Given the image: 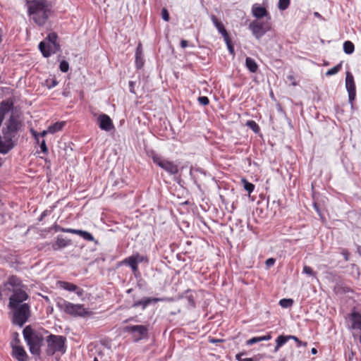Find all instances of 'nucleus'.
<instances>
[{
    "instance_id": "nucleus-27",
    "label": "nucleus",
    "mask_w": 361,
    "mask_h": 361,
    "mask_svg": "<svg viewBox=\"0 0 361 361\" xmlns=\"http://www.w3.org/2000/svg\"><path fill=\"white\" fill-rule=\"evenodd\" d=\"M245 65L247 69L252 73H255L257 71L258 66L257 63L254 59L250 57L246 58Z\"/></svg>"
},
{
    "instance_id": "nucleus-19",
    "label": "nucleus",
    "mask_w": 361,
    "mask_h": 361,
    "mask_svg": "<svg viewBox=\"0 0 361 361\" xmlns=\"http://www.w3.org/2000/svg\"><path fill=\"white\" fill-rule=\"evenodd\" d=\"M99 126L105 130H109L113 128L112 121L107 115L103 114L98 118Z\"/></svg>"
},
{
    "instance_id": "nucleus-10",
    "label": "nucleus",
    "mask_w": 361,
    "mask_h": 361,
    "mask_svg": "<svg viewBox=\"0 0 361 361\" xmlns=\"http://www.w3.org/2000/svg\"><path fill=\"white\" fill-rule=\"evenodd\" d=\"M6 128H3L4 135L16 133L21 127V123L14 115H11L8 121L5 123Z\"/></svg>"
},
{
    "instance_id": "nucleus-16",
    "label": "nucleus",
    "mask_w": 361,
    "mask_h": 361,
    "mask_svg": "<svg viewBox=\"0 0 361 361\" xmlns=\"http://www.w3.org/2000/svg\"><path fill=\"white\" fill-rule=\"evenodd\" d=\"M4 286L11 291L12 290H10L8 286L12 287L13 289H17L22 288L24 285L17 276L12 275L8 278L7 281L4 283Z\"/></svg>"
},
{
    "instance_id": "nucleus-29",
    "label": "nucleus",
    "mask_w": 361,
    "mask_h": 361,
    "mask_svg": "<svg viewBox=\"0 0 361 361\" xmlns=\"http://www.w3.org/2000/svg\"><path fill=\"white\" fill-rule=\"evenodd\" d=\"M355 49V47L353 42L350 41H345L343 43V51L347 54H351Z\"/></svg>"
},
{
    "instance_id": "nucleus-9",
    "label": "nucleus",
    "mask_w": 361,
    "mask_h": 361,
    "mask_svg": "<svg viewBox=\"0 0 361 361\" xmlns=\"http://www.w3.org/2000/svg\"><path fill=\"white\" fill-rule=\"evenodd\" d=\"M61 307L65 312L71 315L84 316L87 314V311L83 305L73 304L68 301H63Z\"/></svg>"
},
{
    "instance_id": "nucleus-34",
    "label": "nucleus",
    "mask_w": 361,
    "mask_h": 361,
    "mask_svg": "<svg viewBox=\"0 0 361 361\" xmlns=\"http://www.w3.org/2000/svg\"><path fill=\"white\" fill-rule=\"evenodd\" d=\"M51 229H54L56 232L61 231V232H63V233H71L73 228H63V227L60 226L58 224H54L51 227Z\"/></svg>"
},
{
    "instance_id": "nucleus-30",
    "label": "nucleus",
    "mask_w": 361,
    "mask_h": 361,
    "mask_svg": "<svg viewBox=\"0 0 361 361\" xmlns=\"http://www.w3.org/2000/svg\"><path fill=\"white\" fill-rule=\"evenodd\" d=\"M246 126L250 128V129H252V132L255 134L257 133H259V126L257 124V123L254 121H248L247 123H246Z\"/></svg>"
},
{
    "instance_id": "nucleus-6",
    "label": "nucleus",
    "mask_w": 361,
    "mask_h": 361,
    "mask_svg": "<svg viewBox=\"0 0 361 361\" xmlns=\"http://www.w3.org/2000/svg\"><path fill=\"white\" fill-rule=\"evenodd\" d=\"M152 159L154 164L158 165L159 167L170 174H176L178 171V168L176 164H175L171 161L163 159L161 157L157 154H152Z\"/></svg>"
},
{
    "instance_id": "nucleus-39",
    "label": "nucleus",
    "mask_w": 361,
    "mask_h": 361,
    "mask_svg": "<svg viewBox=\"0 0 361 361\" xmlns=\"http://www.w3.org/2000/svg\"><path fill=\"white\" fill-rule=\"evenodd\" d=\"M68 69H69L68 63L66 61H62L60 63V70L63 73H66L68 71Z\"/></svg>"
},
{
    "instance_id": "nucleus-55",
    "label": "nucleus",
    "mask_w": 361,
    "mask_h": 361,
    "mask_svg": "<svg viewBox=\"0 0 361 361\" xmlns=\"http://www.w3.org/2000/svg\"><path fill=\"white\" fill-rule=\"evenodd\" d=\"M242 361H254L252 358H243Z\"/></svg>"
},
{
    "instance_id": "nucleus-8",
    "label": "nucleus",
    "mask_w": 361,
    "mask_h": 361,
    "mask_svg": "<svg viewBox=\"0 0 361 361\" xmlns=\"http://www.w3.org/2000/svg\"><path fill=\"white\" fill-rule=\"evenodd\" d=\"M144 262H148L147 257L136 253L124 259L121 263L128 265L131 268L133 273L135 275L139 272L138 264Z\"/></svg>"
},
{
    "instance_id": "nucleus-49",
    "label": "nucleus",
    "mask_w": 361,
    "mask_h": 361,
    "mask_svg": "<svg viewBox=\"0 0 361 361\" xmlns=\"http://www.w3.org/2000/svg\"><path fill=\"white\" fill-rule=\"evenodd\" d=\"M134 86H135V82H133V81H130V82H129L130 92L131 93H133V94H135V91Z\"/></svg>"
},
{
    "instance_id": "nucleus-45",
    "label": "nucleus",
    "mask_w": 361,
    "mask_h": 361,
    "mask_svg": "<svg viewBox=\"0 0 361 361\" xmlns=\"http://www.w3.org/2000/svg\"><path fill=\"white\" fill-rule=\"evenodd\" d=\"M223 341H224V340H222V339H218V338H212V337L209 338V342L211 343H220V342H223Z\"/></svg>"
},
{
    "instance_id": "nucleus-17",
    "label": "nucleus",
    "mask_w": 361,
    "mask_h": 361,
    "mask_svg": "<svg viewBox=\"0 0 361 361\" xmlns=\"http://www.w3.org/2000/svg\"><path fill=\"white\" fill-rule=\"evenodd\" d=\"M71 244V240L62 235H58L56 240L52 243L51 247L54 250H59L69 246Z\"/></svg>"
},
{
    "instance_id": "nucleus-57",
    "label": "nucleus",
    "mask_w": 361,
    "mask_h": 361,
    "mask_svg": "<svg viewBox=\"0 0 361 361\" xmlns=\"http://www.w3.org/2000/svg\"><path fill=\"white\" fill-rule=\"evenodd\" d=\"M2 166V159L0 157V167Z\"/></svg>"
},
{
    "instance_id": "nucleus-23",
    "label": "nucleus",
    "mask_w": 361,
    "mask_h": 361,
    "mask_svg": "<svg viewBox=\"0 0 361 361\" xmlns=\"http://www.w3.org/2000/svg\"><path fill=\"white\" fill-rule=\"evenodd\" d=\"M164 300L162 298H146L142 300L136 301L133 305V307H137L138 306H142L143 309H145L146 307H147L149 304L153 302H157L159 301H163Z\"/></svg>"
},
{
    "instance_id": "nucleus-31",
    "label": "nucleus",
    "mask_w": 361,
    "mask_h": 361,
    "mask_svg": "<svg viewBox=\"0 0 361 361\" xmlns=\"http://www.w3.org/2000/svg\"><path fill=\"white\" fill-rule=\"evenodd\" d=\"M12 341H11V347L13 348V347H15V346H19V345H20V340L19 338V334L17 333V332H14L13 334H12Z\"/></svg>"
},
{
    "instance_id": "nucleus-4",
    "label": "nucleus",
    "mask_w": 361,
    "mask_h": 361,
    "mask_svg": "<svg viewBox=\"0 0 361 361\" xmlns=\"http://www.w3.org/2000/svg\"><path fill=\"white\" fill-rule=\"evenodd\" d=\"M9 308L13 312V322L20 326H22L30 317V306L27 303Z\"/></svg>"
},
{
    "instance_id": "nucleus-40",
    "label": "nucleus",
    "mask_w": 361,
    "mask_h": 361,
    "mask_svg": "<svg viewBox=\"0 0 361 361\" xmlns=\"http://www.w3.org/2000/svg\"><path fill=\"white\" fill-rule=\"evenodd\" d=\"M197 101L199 102V103L200 104H202L203 106L207 105L209 102V99L205 96L199 97L197 99Z\"/></svg>"
},
{
    "instance_id": "nucleus-54",
    "label": "nucleus",
    "mask_w": 361,
    "mask_h": 361,
    "mask_svg": "<svg viewBox=\"0 0 361 361\" xmlns=\"http://www.w3.org/2000/svg\"><path fill=\"white\" fill-rule=\"evenodd\" d=\"M311 353H312L313 355H315V354H317V350L316 348H312V350H311Z\"/></svg>"
},
{
    "instance_id": "nucleus-21",
    "label": "nucleus",
    "mask_w": 361,
    "mask_h": 361,
    "mask_svg": "<svg viewBox=\"0 0 361 361\" xmlns=\"http://www.w3.org/2000/svg\"><path fill=\"white\" fill-rule=\"evenodd\" d=\"M290 339H295V336L280 335L279 336H278L276 339V345L274 349V351L275 353L278 352L279 350V349Z\"/></svg>"
},
{
    "instance_id": "nucleus-58",
    "label": "nucleus",
    "mask_w": 361,
    "mask_h": 361,
    "mask_svg": "<svg viewBox=\"0 0 361 361\" xmlns=\"http://www.w3.org/2000/svg\"><path fill=\"white\" fill-rule=\"evenodd\" d=\"M93 361H99V360L97 357H94Z\"/></svg>"
},
{
    "instance_id": "nucleus-50",
    "label": "nucleus",
    "mask_w": 361,
    "mask_h": 361,
    "mask_svg": "<svg viewBox=\"0 0 361 361\" xmlns=\"http://www.w3.org/2000/svg\"><path fill=\"white\" fill-rule=\"evenodd\" d=\"M342 255L344 257V259L348 261V257H349V252L347 250H343L342 251Z\"/></svg>"
},
{
    "instance_id": "nucleus-44",
    "label": "nucleus",
    "mask_w": 361,
    "mask_h": 361,
    "mask_svg": "<svg viewBox=\"0 0 361 361\" xmlns=\"http://www.w3.org/2000/svg\"><path fill=\"white\" fill-rule=\"evenodd\" d=\"M47 83L49 88L54 87L58 84L57 81L54 79L51 80V83H49V80H47Z\"/></svg>"
},
{
    "instance_id": "nucleus-25",
    "label": "nucleus",
    "mask_w": 361,
    "mask_h": 361,
    "mask_svg": "<svg viewBox=\"0 0 361 361\" xmlns=\"http://www.w3.org/2000/svg\"><path fill=\"white\" fill-rule=\"evenodd\" d=\"M71 233L78 235L87 241L92 242L94 240V236L86 231L73 228Z\"/></svg>"
},
{
    "instance_id": "nucleus-52",
    "label": "nucleus",
    "mask_w": 361,
    "mask_h": 361,
    "mask_svg": "<svg viewBox=\"0 0 361 361\" xmlns=\"http://www.w3.org/2000/svg\"><path fill=\"white\" fill-rule=\"evenodd\" d=\"M245 353L244 352H242V353H238L236 355H235V359L238 360V361H242V360L243 358H242V355H245Z\"/></svg>"
},
{
    "instance_id": "nucleus-28",
    "label": "nucleus",
    "mask_w": 361,
    "mask_h": 361,
    "mask_svg": "<svg viewBox=\"0 0 361 361\" xmlns=\"http://www.w3.org/2000/svg\"><path fill=\"white\" fill-rule=\"evenodd\" d=\"M241 182L243 184L244 189L248 192L249 195H250L255 190V185L252 183L248 182L245 178H242Z\"/></svg>"
},
{
    "instance_id": "nucleus-53",
    "label": "nucleus",
    "mask_w": 361,
    "mask_h": 361,
    "mask_svg": "<svg viewBox=\"0 0 361 361\" xmlns=\"http://www.w3.org/2000/svg\"><path fill=\"white\" fill-rule=\"evenodd\" d=\"M188 41H187V40L182 39V40L180 41V47H181L182 48H183V49H184V48L187 47H188Z\"/></svg>"
},
{
    "instance_id": "nucleus-43",
    "label": "nucleus",
    "mask_w": 361,
    "mask_h": 361,
    "mask_svg": "<svg viewBox=\"0 0 361 361\" xmlns=\"http://www.w3.org/2000/svg\"><path fill=\"white\" fill-rule=\"evenodd\" d=\"M41 152L47 154L48 153V149L44 140H42L40 144Z\"/></svg>"
},
{
    "instance_id": "nucleus-51",
    "label": "nucleus",
    "mask_w": 361,
    "mask_h": 361,
    "mask_svg": "<svg viewBox=\"0 0 361 361\" xmlns=\"http://www.w3.org/2000/svg\"><path fill=\"white\" fill-rule=\"evenodd\" d=\"M293 341H295L297 344H298V346H301V345H306V343H303L302 341H300L298 339V337L295 336V339H293Z\"/></svg>"
},
{
    "instance_id": "nucleus-42",
    "label": "nucleus",
    "mask_w": 361,
    "mask_h": 361,
    "mask_svg": "<svg viewBox=\"0 0 361 361\" xmlns=\"http://www.w3.org/2000/svg\"><path fill=\"white\" fill-rule=\"evenodd\" d=\"M225 42L227 45L228 49L229 50L230 53L233 54L234 53V49L231 43V39L229 37H228V39L227 41H225Z\"/></svg>"
},
{
    "instance_id": "nucleus-33",
    "label": "nucleus",
    "mask_w": 361,
    "mask_h": 361,
    "mask_svg": "<svg viewBox=\"0 0 361 361\" xmlns=\"http://www.w3.org/2000/svg\"><path fill=\"white\" fill-rule=\"evenodd\" d=\"M293 304V300L290 298H283L280 300L279 305L283 308L290 307Z\"/></svg>"
},
{
    "instance_id": "nucleus-15",
    "label": "nucleus",
    "mask_w": 361,
    "mask_h": 361,
    "mask_svg": "<svg viewBox=\"0 0 361 361\" xmlns=\"http://www.w3.org/2000/svg\"><path fill=\"white\" fill-rule=\"evenodd\" d=\"M11 348V355L18 361H27L28 355L22 345L15 346Z\"/></svg>"
},
{
    "instance_id": "nucleus-3",
    "label": "nucleus",
    "mask_w": 361,
    "mask_h": 361,
    "mask_svg": "<svg viewBox=\"0 0 361 361\" xmlns=\"http://www.w3.org/2000/svg\"><path fill=\"white\" fill-rule=\"evenodd\" d=\"M66 337L60 335L51 334L47 338V353L49 355H53L56 353L64 354L66 350Z\"/></svg>"
},
{
    "instance_id": "nucleus-35",
    "label": "nucleus",
    "mask_w": 361,
    "mask_h": 361,
    "mask_svg": "<svg viewBox=\"0 0 361 361\" xmlns=\"http://www.w3.org/2000/svg\"><path fill=\"white\" fill-rule=\"evenodd\" d=\"M57 35L54 32L49 33L48 36L47 37L46 39L44 41L48 42H51L54 44H58L57 42Z\"/></svg>"
},
{
    "instance_id": "nucleus-11",
    "label": "nucleus",
    "mask_w": 361,
    "mask_h": 361,
    "mask_svg": "<svg viewBox=\"0 0 361 361\" xmlns=\"http://www.w3.org/2000/svg\"><path fill=\"white\" fill-rule=\"evenodd\" d=\"M59 44L46 41L41 42L39 44V49L44 57H49L55 54L59 49Z\"/></svg>"
},
{
    "instance_id": "nucleus-37",
    "label": "nucleus",
    "mask_w": 361,
    "mask_h": 361,
    "mask_svg": "<svg viewBox=\"0 0 361 361\" xmlns=\"http://www.w3.org/2000/svg\"><path fill=\"white\" fill-rule=\"evenodd\" d=\"M290 4V0H279V8L281 11L286 10Z\"/></svg>"
},
{
    "instance_id": "nucleus-1",
    "label": "nucleus",
    "mask_w": 361,
    "mask_h": 361,
    "mask_svg": "<svg viewBox=\"0 0 361 361\" xmlns=\"http://www.w3.org/2000/svg\"><path fill=\"white\" fill-rule=\"evenodd\" d=\"M27 11L33 21L42 26L52 14V6L47 0H32L27 2Z\"/></svg>"
},
{
    "instance_id": "nucleus-46",
    "label": "nucleus",
    "mask_w": 361,
    "mask_h": 361,
    "mask_svg": "<svg viewBox=\"0 0 361 361\" xmlns=\"http://www.w3.org/2000/svg\"><path fill=\"white\" fill-rule=\"evenodd\" d=\"M51 213L50 211L49 210H44L40 215L39 218V221H42L45 216H47V215H49V214Z\"/></svg>"
},
{
    "instance_id": "nucleus-26",
    "label": "nucleus",
    "mask_w": 361,
    "mask_h": 361,
    "mask_svg": "<svg viewBox=\"0 0 361 361\" xmlns=\"http://www.w3.org/2000/svg\"><path fill=\"white\" fill-rule=\"evenodd\" d=\"M271 333L267 334V335L262 336H256L253 337L246 341V344L247 345H252L255 343L264 341H269L271 339Z\"/></svg>"
},
{
    "instance_id": "nucleus-32",
    "label": "nucleus",
    "mask_w": 361,
    "mask_h": 361,
    "mask_svg": "<svg viewBox=\"0 0 361 361\" xmlns=\"http://www.w3.org/2000/svg\"><path fill=\"white\" fill-rule=\"evenodd\" d=\"M341 68H342V63H340L338 65L335 66L334 67L328 70L326 73V75L327 76L335 75L341 69Z\"/></svg>"
},
{
    "instance_id": "nucleus-22",
    "label": "nucleus",
    "mask_w": 361,
    "mask_h": 361,
    "mask_svg": "<svg viewBox=\"0 0 361 361\" xmlns=\"http://www.w3.org/2000/svg\"><path fill=\"white\" fill-rule=\"evenodd\" d=\"M252 13L254 17L257 18V20L263 17H267L269 16V13L267 9L257 4L252 6Z\"/></svg>"
},
{
    "instance_id": "nucleus-56",
    "label": "nucleus",
    "mask_w": 361,
    "mask_h": 361,
    "mask_svg": "<svg viewBox=\"0 0 361 361\" xmlns=\"http://www.w3.org/2000/svg\"><path fill=\"white\" fill-rule=\"evenodd\" d=\"M37 140V142L39 143V137H35Z\"/></svg>"
},
{
    "instance_id": "nucleus-20",
    "label": "nucleus",
    "mask_w": 361,
    "mask_h": 361,
    "mask_svg": "<svg viewBox=\"0 0 361 361\" xmlns=\"http://www.w3.org/2000/svg\"><path fill=\"white\" fill-rule=\"evenodd\" d=\"M211 20H212L213 24L214 25V26L216 27V29L219 32V33H221V35L224 37V41H227L228 37H229V36H228V34L226 30L225 29L223 23L221 21H219L217 19V18L214 15L211 16Z\"/></svg>"
},
{
    "instance_id": "nucleus-7",
    "label": "nucleus",
    "mask_w": 361,
    "mask_h": 361,
    "mask_svg": "<svg viewBox=\"0 0 361 361\" xmlns=\"http://www.w3.org/2000/svg\"><path fill=\"white\" fill-rule=\"evenodd\" d=\"M13 294L9 298L8 307L21 305L29 298L28 294L23 288L12 289Z\"/></svg>"
},
{
    "instance_id": "nucleus-47",
    "label": "nucleus",
    "mask_w": 361,
    "mask_h": 361,
    "mask_svg": "<svg viewBox=\"0 0 361 361\" xmlns=\"http://www.w3.org/2000/svg\"><path fill=\"white\" fill-rule=\"evenodd\" d=\"M275 263V259L274 258H269L266 260V264L268 267L273 266Z\"/></svg>"
},
{
    "instance_id": "nucleus-14",
    "label": "nucleus",
    "mask_w": 361,
    "mask_h": 361,
    "mask_svg": "<svg viewBox=\"0 0 361 361\" xmlns=\"http://www.w3.org/2000/svg\"><path fill=\"white\" fill-rule=\"evenodd\" d=\"M15 145L14 141L12 140V137H0V153L6 154Z\"/></svg>"
},
{
    "instance_id": "nucleus-24",
    "label": "nucleus",
    "mask_w": 361,
    "mask_h": 361,
    "mask_svg": "<svg viewBox=\"0 0 361 361\" xmlns=\"http://www.w3.org/2000/svg\"><path fill=\"white\" fill-rule=\"evenodd\" d=\"M66 123L63 121L57 122L54 125L50 126L47 130H43L40 135H46L47 133L54 134L59 132L65 126Z\"/></svg>"
},
{
    "instance_id": "nucleus-41",
    "label": "nucleus",
    "mask_w": 361,
    "mask_h": 361,
    "mask_svg": "<svg viewBox=\"0 0 361 361\" xmlns=\"http://www.w3.org/2000/svg\"><path fill=\"white\" fill-rule=\"evenodd\" d=\"M161 16L165 21L167 22L169 20V14L166 8L161 10Z\"/></svg>"
},
{
    "instance_id": "nucleus-38",
    "label": "nucleus",
    "mask_w": 361,
    "mask_h": 361,
    "mask_svg": "<svg viewBox=\"0 0 361 361\" xmlns=\"http://www.w3.org/2000/svg\"><path fill=\"white\" fill-rule=\"evenodd\" d=\"M302 272L310 276H314L316 275V273L313 271L312 267L307 265L304 266Z\"/></svg>"
},
{
    "instance_id": "nucleus-18",
    "label": "nucleus",
    "mask_w": 361,
    "mask_h": 361,
    "mask_svg": "<svg viewBox=\"0 0 361 361\" xmlns=\"http://www.w3.org/2000/svg\"><path fill=\"white\" fill-rule=\"evenodd\" d=\"M59 286L68 291L75 292L78 296H82L83 290L78 286L67 281H59Z\"/></svg>"
},
{
    "instance_id": "nucleus-5",
    "label": "nucleus",
    "mask_w": 361,
    "mask_h": 361,
    "mask_svg": "<svg viewBox=\"0 0 361 361\" xmlns=\"http://www.w3.org/2000/svg\"><path fill=\"white\" fill-rule=\"evenodd\" d=\"M269 20L270 16L268 17L266 21L255 20L250 23L249 29L257 39H259L266 32L271 29Z\"/></svg>"
},
{
    "instance_id": "nucleus-12",
    "label": "nucleus",
    "mask_w": 361,
    "mask_h": 361,
    "mask_svg": "<svg viewBox=\"0 0 361 361\" xmlns=\"http://www.w3.org/2000/svg\"><path fill=\"white\" fill-rule=\"evenodd\" d=\"M345 87L348 92V99L350 103L355 99L356 96V88L353 74L348 71L345 76Z\"/></svg>"
},
{
    "instance_id": "nucleus-13",
    "label": "nucleus",
    "mask_w": 361,
    "mask_h": 361,
    "mask_svg": "<svg viewBox=\"0 0 361 361\" xmlns=\"http://www.w3.org/2000/svg\"><path fill=\"white\" fill-rule=\"evenodd\" d=\"M124 331L138 334L139 337L137 340H140L141 338L146 337L147 336L148 329L147 326L143 325H130L126 326L124 328Z\"/></svg>"
},
{
    "instance_id": "nucleus-48",
    "label": "nucleus",
    "mask_w": 361,
    "mask_h": 361,
    "mask_svg": "<svg viewBox=\"0 0 361 361\" xmlns=\"http://www.w3.org/2000/svg\"><path fill=\"white\" fill-rule=\"evenodd\" d=\"M135 55H142V47L141 44H139L135 51Z\"/></svg>"
},
{
    "instance_id": "nucleus-2",
    "label": "nucleus",
    "mask_w": 361,
    "mask_h": 361,
    "mask_svg": "<svg viewBox=\"0 0 361 361\" xmlns=\"http://www.w3.org/2000/svg\"><path fill=\"white\" fill-rule=\"evenodd\" d=\"M25 341L29 346L30 352L32 355H39L40 354V348L43 343L42 335L34 330L30 326H27L23 331Z\"/></svg>"
},
{
    "instance_id": "nucleus-36",
    "label": "nucleus",
    "mask_w": 361,
    "mask_h": 361,
    "mask_svg": "<svg viewBox=\"0 0 361 361\" xmlns=\"http://www.w3.org/2000/svg\"><path fill=\"white\" fill-rule=\"evenodd\" d=\"M135 64L137 68H141L144 65L143 54L135 55Z\"/></svg>"
}]
</instances>
